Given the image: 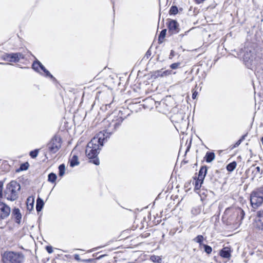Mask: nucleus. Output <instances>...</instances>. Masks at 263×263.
<instances>
[{
	"label": "nucleus",
	"instance_id": "f257e3e1",
	"mask_svg": "<svg viewBox=\"0 0 263 263\" xmlns=\"http://www.w3.org/2000/svg\"><path fill=\"white\" fill-rule=\"evenodd\" d=\"M104 140V135L100 133L87 144L85 153L88 158H95L97 156Z\"/></svg>",
	"mask_w": 263,
	"mask_h": 263
},
{
	"label": "nucleus",
	"instance_id": "f03ea898",
	"mask_svg": "<svg viewBox=\"0 0 263 263\" xmlns=\"http://www.w3.org/2000/svg\"><path fill=\"white\" fill-rule=\"evenodd\" d=\"M24 260L25 256L21 252L6 251L2 255L4 263H23Z\"/></svg>",
	"mask_w": 263,
	"mask_h": 263
},
{
	"label": "nucleus",
	"instance_id": "7ed1b4c3",
	"mask_svg": "<svg viewBox=\"0 0 263 263\" xmlns=\"http://www.w3.org/2000/svg\"><path fill=\"white\" fill-rule=\"evenodd\" d=\"M21 189V186L15 181H12L7 185L5 191V195L8 200L14 201L18 197V192Z\"/></svg>",
	"mask_w": 263,
	"mask_h": 263
},
{
	"label": "nucleus",
	"instance_id": "20e7f679",
	"mask_svg": "<svg viewBox=\"0 0 263 263\" xmlns=\"http://www.w3.org/2000/svg\"><path fill=\"white\" fill-rule=\"evenodd\" d=\"M245 212L241 208H228L224 213V217L230 221H239L243 219Z\"/></svg>",
	"mask_w": 263,
	"mask_h": 263
},
{
	"label": "nucleus",
	"instance_id": "39448f33",
	"mask_svg": "<svg viewBox=\"0 0 263 263\" xmlns=\"http://www.w3.org/2000/svg\"><path fill=\"white\" fill-rule=\"evenodd\" d=\"M250 202L253 208L257 209L263 203V186L253 191L250 195Z\"/></svg>",
	"mask_w": 263,
	"mask_h": 263
},
{
	"label": "nucleus",
	"instance_id": "423d86ee",
	"mask_svg": "<svg viewBox=\"0 0 263 263\" xmlns=\"http://www.w3.org/2000/svg\"><path fill=\"white\" fill-rule=\"evenodd\" d=\"M47 147L50 153H56L61 147V138L55 136L47 144Z\"/></svg>",
	"mask_w": 263,
	"mask_h": 263
},
{
	"label": "nucleus",
	"instance_id": "0eeeda50",
	"mask_svg": "<svg viewBox=\"0 0 263 263\" xmlns=\"http://www.w3.org/2000/svg\"><path fill=\"white\" fill-rule=\"evenodd\" d=\"M254 226L258 230H263V210L257 212L254 219Z\"/></svg>",
	"mask_w": 263,
	"mask_h": 263
},
{
	"label": "nucleus",
	"instance_id": "6e6552de",
	"mask_svg": "<svg viewBox=\"0 0 263 263\" xmlns=\"http://www.w3.org/2000/svg\"><path fill=\"white\" fill-rule=\"evenodd\" d=\"M10 208L3 202H0V219H4L10 215Z\"/></svg>",
	"mask_w": 263,
	"mask_h": 263
},
{
	"label": "nucleus",
	"instance_id": "1a4fd4ad",
	"mask_svg": "<svg viewBox=\"0 0 263 263\" xmlns=\"http://www.w3.org/2000/svg\"><path fill=\"white\" fill-rule=\"evenodd\" d=\"M124 119L119 116L117 119L112 120L111 122L109 124L108 129H106L107 132L109 133H111L114 130H115L117 128H118L121 123L123 122Z\"/></svg>",
	"mask_w": 263,
	"mask_h": 263
},
{
	"label": "nucleus",
	"instance_id": "9d476101",
	"mask_svg": "<svg viewBox=\"0 0 263 263\" xmlns=\"http://www.w3.org/2000/svg\"><path fill=\"white\" fill-rule=\"evenodd\" d=\"M23 56L21 53H12L6 54L5 59L10 62H18L21 59H23Z\"/></svg>",
	"mask_w": 263,
	"mask_h": 263
},
{
	"label": "nucleus",
	"instance_id": "9b49d317",
	"mask_svg": "<svg viewBox=\"0 0 263 263\" xmlns=\"http://www.w3.org/2000/svg\"><path fill=\"white\" fill-rule=\"evenodd\" d=\"M168 31L172 34H175L179 32V25L175 20H171L168 24Z\"/></svg>",
	"mask_w": 263,
	"mask_h": 263
},
{
	"label": "nucleus",
	"instance_id": "f8f14e48",
	"mask_svg": "<svg viewBox=\"0 0 263 263\" xmlns=\"http://www.w3.org/2000/svg\"><path fill=\"white\" fill-rule=\"evenodd\" d=\"M12 215L15 220V222L20 223L22 219V215L20 210L18 208H14L12 212Z\"/></svg>",
	"mask_w": 263,
	"mask_h": 263
},
{
	"label": "nucleus",
	"instance_id": "ddd939ff",
	"mask_svg": "<svg viewBox=\"0 0 263 263\" xmlns=\"http://www.w3.org/2000/svg\"><path fill=\"white\" fill-rule=\"evenodd\" d=\"M221 257L226 258H229L231 256V250L229 247L223 248L220 252Z\"/></svg>",
	"mask_w": 263,
	"mask_h": 263
},
{
	"label": "nucleus",
	"instance_id": "4468645a",
	"mask_svg": "<svg viewBox=\"0 0 263 263\" xmlns=\"http://www.w3.org/2000/svg\"><path fill=\"white\" fill-rule=\"evenodd\" d=\"M207 172V168L206 166H202L200 171L199 172V174L198 176V178L199 180H201V181H203L204 177L206 175Z\"/></svg>",
	"mask_w": 263,
	"mask_h": 263
},
{
	"label": "nucleus",
	"instance_id": "2eb2a0df",
	"mask_svg": "<svg viewBox=\"0 0 263 263\" xmlns=\"http://www.w3.org/2000/svg\"><path fill=\"white\" fill-rule=\"evenodd\" d=\"M215 156L214 153L207 152L205 156V161L209 163L211 162L215 159Z\"/></svg>",
	"mask_w": 263,
	"mask_h": 263
},
{
	"label": "nucleus",
	"instance_id": "dca6fc26",
	"mask_svg": "<svg viewBox=\"0 0 263 263\" xmlns=\"http://www.w3.org/2000/svg\"><path fill=\"white\" fill-rule=\"evenodd\" d=\"M44 203L43 200L40 198H38L36 200V209L37 212H40L42 210Z\"/></svg>",
	"mask_w": 263,
	"mask_h": 263
},
{
	"label": "nucleus",
	"instance_id": "f3484780",
	"mask_svg": "<svg viewBox=\"0 0 263 263\" xmlns=\"http://www.w3.org/2000/svg\"><path fill=\"white\" fill-rule=\"evenodd\" d=\"M204 240V237L202 235H199L194 238V241L198 243L199 244V248L201 249L202 248V246L204 245L202 242Z\"/></svg>",
	"mask_w": 263,
	"mask_h": 263
},
{
	"label": "nucleus",
	"instance_id": "a211bd4d",
	"mask_svg": "<svg viewBox=\"0 0 263 263\" xmlns=\"http://www.w3.org/2000/svg\"><path fill=\"white\" fill-rule=\"evenodd\" d=\"M251 169L252 173L254 175V177H255L256 176H258L260 175L262 173V171H261L260 167L257 166V167H252Z\"/></svg>",
	"mask_w": 263,
	"mask_h": 263
},
{
	"label": "nucleus",
	"instance_id": "6ab92c4d",
	"mask_svg": "<svg viewBox=\"0 0 263 263\" xmlns=\"http://www.w3.org/2000/svg\"><path fill=\"white\" fill-rule=\"evenodd\" d=\"M79 162L78 161V158L77 156L73 155L70 160V165L73 167L76 165H78Z\"/></svg>",
	"mask_w": 263,
	"mask_h": 263
},
{
	"label": "nucleus",
	"instance_id": "aec40b11",
	"mask_svg": "<svg viewBox=\"0 0 263 263\" xmlns=\"http://www.w3.org/2000/svg\"><path fill=\"white\" fill-rule=\"evenodd\" d=\"M42 64L39 61H34L32 65V68L36 71L39 72V68H40Z\"/></svg>",
	"mask_w": 263,
	"mask_h": 263
},
{
	"label": "nucleus",
	"instance_id": "412c9836",
	"mask_svg": "<svg viewBox=\"0 0 263 263\" xmlns=\"http://www.w3.org/2000/svg\"><path fill=\"white\" fill-rule=\"evenodd\" d=\"M236 165H237L236 162L235 161H233V162L229 163L227 165V169L229 172H232L236 168Z\"/></svg>",
	"mask_w": 263,
	"mask_h": 263
},
{
	"label": "nucleus",
	"instance_id": "4be33fe9",
	"mask_svg": "<svg viewBox=\"0 0 263 263\" xmlns=\"http://www.w3.org/2000/svg\"><path fill=\"white\" fill-rule=\"evenodd\" d=\"M57 175L53 173H50L49 175H48V180L49 181V182H51L52 183H53L55 182V181L57 179Z\"/></svg>",
	"mask_w": 263,
	"mask_h": 263
},
{
	"label": "nucleus",
	"instance_id": "5701e85b",
	"mask_svg": "<svg viewBox=\"0 0 263 263\" xmlns=\"http://www.w3.org/2000/svg\"><path fill=\"white\" fill-rule=\"evenodd\" d=\"M203 181H201V180H199L198 178L197 179H195V181L193 182V183L195 184V189L197 190L200 189V188L201 186V184L202 183Z\"/></svg>",
	"mask_w": 263,
	"mask_h": 263
},
{
	"label": "nucleus",
	"instance_id": "b1692460",
	"mask_svg": "<svg viewBox=\"0 0 263 263\" xmlns=\"http://www.w3.org/2000/svg\"><path fill=\"white\" fill-rule=\"evenodd\" d=\"M166 31V29H164L161 31L159 36V42L160 43H162L163 42V40L165 36Z\"/></svg>",
	"mask_w": 263,
	"mask_h": 263
},
{
	"label": "nucleus",
	"instance_id": "393cba45",
	"mask_svg": "<svg viewBox=\"0 0 263 263\" xmlns=\"http://www.w3.org/2000/svg\"><path fill=\"white\" fill-rule=\"evenodd\" d=\"M59 176H63L64 174H65V167L64 164H61L59 166Z\"/></svg>",
	"mask_w": 263,
	"mask_h": 263
},
{
	"label": "nucleus",
	"instance_id": "a878e982",
	"mask_svg": "<svg viewBox=\"0 0 263 263\" xmlns=\"http://www.w3.org/2000/svg\"><path fill=\"white\" fill-rule=\"evenodd\" d=\"M202 247H203L204 248V251L207 254H210L211 253V252L212 251V249L210 246L204 244L202 246Z\"/></svg>",
	"mask_w": 263,
	"mask_h": 263
},
{
	"label": "nucleus",
	"instance_id": "bb28decb",
	"mask_svg": "<svg viewBox=\"0 0 263 263\" xmlns=\"http://www.w3.org/2000/svg\"><path fill=\"white\" fill-rule=\"evenodd\" d=\"M178 12V8L175 6H173L171 7L170 10V14H176Z\"/></svg>",
	"mask_w": 263,
	"mask_h": 263
},
{
	"label": "nucleus",
	"instance_id": "cd10ccee",
	"mask_svg": "<svg viewBox=\"0 0 263 263\" xmlns=\"http://www.w3.org/2000/svg\"><path fill=\"white\" fill-rule=\"evenodd\" d=\"M40 69L44 72L46 76L49 77L51 78H53L52 75L50 74L49 71L47 70L42 64L41 66Z\"/></svg>",
	"mask_w": 263,
	"mask_h": 263
},
{
	"label": "nucleus",
	"instance_id": "c85d7f7f",
	"mask_svg": "<svg viewBox=\"0 0 263 263\" xmlns=\"http://www.w3.org/2000/svg\"><path fill=\"white\" fill-rule=\"evenodd\" d=\"M38 154H39V150L35 149L34 151H32L30 152V156L32 158H35L37 157V156L38 155Z\"/></svg>",
	"mask_w": 263,
	"mask_h": 263
},
{
	"label": "nucleus",
	"instance_id": "c756f323",
	"mask_svg": "<svg viewBox=\"0 0 263 263\" xmlns=\"http://www.w3.org/2000/svg\"><path fill=\"white\" fill-rule=\"evenodd\" d=\"M180 63H175L171 65L170 67L173 69H176L180 66Z\"/></svg>",
	"mask_w": 263,
	"mask_h": 263
},
{
	"label": "nucleus",
	"instance_id": "7c9ffc66",
	"mask_svg": "<svg viewBox=\"0 0 263 263\" xmlns=\"http://www.w3.org/2000/svg\"><path fill=\"white\" fill-rule=\"evenodd\" d=\"M28 166V163H25V164H23L20 166V170H21L22 171L26 170L27 169Z\"/></svg>",
	"mask_w": 263,
	"mask_h": 263
},
{
	"label": "nucleus",
	"instance_id": "2f4dec72",
	"mask_svg": "<svg viewBox=\"0 0 263 263\" xmlns=\"http://www.w3.org/2000/svg\"><path fill=\"white\" fill-rule=\"evenodd\" d=\"M157 73H158V74H157L158 76H160L161 77H162L164 75H167V74H169V73L168 72V71H164L163 72H162L161 71H158Z\"/></svg>",
	"mask_w": 263,
	"mask_h": 263
},
{
	"label": "nucleus",
	"instance_id": "473e14b6",
	"mask_svg": "<svg viewBox=\"0 0 263 263\" xmlns=\"http://www.w3.org/2000/svg\"><path fill=\"white\" fill-rule=\"evenodd\" d=\"M151 259L153 261H157V262H159V260H160V259L159 258V257L158 256H152Z\"/></svg>",
	"mask_w": 263,
	"mask_h": 263
},
{
	"label": "nucleus",
	"instance_id": "72a5a7b5",
	"mask_svg": "<svg viewBox=\"0 0 263 263\" xmlns=\"http://www.w3.org/2000/svg\"><path fill=\"white\" fill-rule=\"evenodd\" d=\"M46 249L49 253H51L53 252L52 248L51 246H47L46 247Z\"/></svg>",
	"mask_w": 263,
	"mask_h": 263
},
{
	"label": "nucleus",
	"instance_id": "f704fd0d",
	"mask_svg": "<svg viewBox=\"0 0 263 263\" xmlns=\"http://www.w3.org/2000/svg\"><path fill=\"white\" fill-rule=\"evenodd\" d=\"M92 162L96 165L99 164V160L98 158H95V159L93 160Z\"/></svg>",
	"mask_w": 263,
	"mask_h": 263
},
{
	"label": "nucleus",
	"instance_id": "c9c22d12",
	"mask_svg": "<svg viewBox=\"0 0 263 263\" xmlns=\"http://www.w3.org/2000/svg\"><path fill=\"white\" fill-rule=\"evenodd\" d=\"M3 186V183L0 182V197L2 196Z\"/></svg>",
	"mask_w": 263,
	"mask_h": 263
},
{
	"label": "nucleus",
	"instance_id": "e433bc0d",
	"mask_svg": "<svg viewBox=\"0 0 263 263\" xmlns=\"http://www.w3.org/2000/svg\"><path fill=\"white\" fill-rule=\"evenodd\" d=\"M242 142V141L239 139L238 141H237L236 143L234 145V147H236L237 146H238L240 143Z\"/></svg>",
	"mask_w": 263,
	"mask_h": 263
},
{
	"label": "nucleus",
	"instance_id": "4c0bfd02",
	"mask_svg": "<svg viewBox=\"0 0 263 263\" xmlns=\"http://www.w3.org/2000/svg\"><path fill=\"white\" fill-rule=\"evenodd\" d=\"M74 259H75L76 260H77V261H80L81 260V259H80V256H79V255H78V254H75V255H74Z\"/></svg>",
	"mask_w": 263,
	"mask_h": 263
},
{
	"label": "nucleus",
	"instance_id": "58836bf2",
	"mask_svg": "<svg viewBox=\"0 0 263 263\" xmlns=\"http://www.w3.org/2000/svg\"><path fill=\"white\" fill-rule=\"evenodd\" d=\"M174 56V51L173 50H171L170 54V59H172V57Z\"/></svg>",
	"mask_w": 263,
	"mask_h": 263
},
{
	"label": "nucleus",
	"instance_id": "ea45409f",
	"mask_svg": "<svg viewBox=\"0 0 263 263\" xmlns=\"http://www.w3.org/2000/svg\"><path fill=\"white\" fill-rule=\"evenodd\" d=\"M197 93L196 92H194L192 95L193 99H195L197 96Z\"/></svg>",
	"mask_w": 263,
	"mask_h": 263
},
{
	"label": "nucleus",
	"instance_id": "a19ab883",
	"mask_svg": "<svg viewBox=\"0 0 263 263\" xmlns=\"http://www.w3.org/2000/svg\"><path fill=\"white\" fill-rule=\"evenodd\" d=\"M246 136H247V134H245V135H243V136L241 137V138L240 139V140L241 141H242L243 140H245V138H246Z\"/></svg>",
	"mask_w": 263,
	"mask_h": 263
},
{
	"label": "nucleus",
	"instance_id": "79ce46f5",
	"mask_svg": "<svg viewBox=\"0 0 263 263\" xmlns=\"http://www.w3.org/2000/svg\"><path fill=\"white\" fill-rule=\"evenodd\" d=\"M108 122H109L108 120H104V123Z\"/></svg>",
	"mask_w": 263,
	"mask_h": 263
},
{
	"label": "nucleus",
	"instance_id": "37998d69",
	"mask_svg": "<svg viewBox=\"0 0 263 263\" xmlns=\"http://www.w3.org/2000/svg\"><path fill=\"white\" fill-rule=\"evenodd\" d=\"M148 51H147V52H146V53H147V54L148 53V54H149V53H148Z\"/></svg>",
	"mask_w": 263,
	"mask_h": 263
},
{
	"label": "nucleus",
	"instance_id": "c03bdc74",
	"mask_svg": "<svg viewBox=\"0 0 263 263\" xmlns=\"http://www.w3.org/2000/svg\"><path fill=\"white\" fill-rule=\"evenodd\" d=\"M148 51H147V52H146V53H147V54L148 53V54H149V53H148Z\"/></svg>",
	"mask_w": 263,
	"mask_h": 263
},
{
	"label": "nucleus",
	"instance_id": "a18cd8bd",
	"mask_svg": "<svg viewBox=\"0 0 263 263\" xmlns=\"http://www.w3.org/2000/svg\"><path fill=\"white\" fill-rule=\"evenodd\" d=\"M1 64H5V63H1Z\"/></svg>",
	"mask_w": 263,
	"mask_h": 263
}]
</instances>
